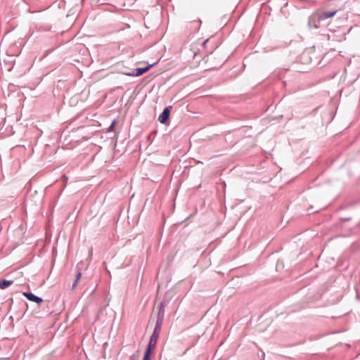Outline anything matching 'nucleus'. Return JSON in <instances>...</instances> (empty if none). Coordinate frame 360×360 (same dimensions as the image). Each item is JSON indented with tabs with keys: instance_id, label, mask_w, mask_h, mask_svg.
<instances>
[{
	"instance_id": "14",
	"label": "nucleus",
	"mask_w": 360,
	"mask_h": 360,
	"mask_svg": "<svg viewBox=\"0 0 360 360\" xmlns=\"http://www.w3.org/2000/svg\"><path fill=\"white\" fill-rule=\"evenodd\" d=\"M138 357L135 356H132L131 360H137Z\"/></svg>"
},
{
	"instance_id": "7",
	"label": "nucleus",
	"mask_w": 360,
	"mask_h": 360,
	"mask_svg": "<svg viewBox=\"0 0 360 360\" xmlns=\"http://www.w3.org/2000/svg\"><path fill=\"white\" fill-rule=\"evenodd\" d=\"M162 323L163 320L158 319H156V323L153 333L157 334L158 335H160Z\"/></svg>"
},
{
	"instance_id": "13",
	"label": "nucleus",
	"mask_w": 360,
	"mask_h": 360,
	"mask_svg": "<svg viewBox=\"0 0 360 360\" xmlns=\"http://www.w3.org/2000/svg\"><path fill=\"white\" fill-rule=\"evenodd\" d=\"M309 26L310 28H311V27L315 28V29L318 28V25L316 23L312 24V26H311V24H309Z\"/></svg>"
},
{
	"instance_id": "12",
	"label": "nucleus",
	"mask_w": 360,
	"mask_h": 360,
	"mask_svg": "<svg viewBox=\"0 0 360 360\" xmlns=\"http://www.w3.org/2000/svg\"><path fill=\"white\" fill-rule=\"evenodd\" d=\"M126 75H128V76H134V77H136V75H135V70L131 72H127L125 74Z\"/></svg>"
},
{
	"instance_id": "3",
	"label": "nucleus",
	"mask_w": 360,
	"mask_h": 360,
	"mask_svg": "<svg viewBox=\"0 0 360 360\" xmlns=\"http://www.w3.org/2000/svg\"><path fill=\"white\" fill-rule=\"evenodd\" d=\"M159 335L155 333H152L150 340L147 347V349L146 352H150V354L152 353L153 349L155 347L157 341L158 340Z\"/></svg>"
},
{
	"instance_id": "11",
	"label": "nucleus",
	"mask_w": 360,
	"mask_h": 360,
	"mask_svg": "<svg viewBox=\"0 0 360 360\" xmlns=\"http://www.w3.org/2000/svg\"><path fill=\"white\" fill-rule=\"evenodd\" d=\"M115 123V121H113V122L111 123V124L110 125V127H108V131H112L114 129Z\"/></svg>"
},
{
	"instance_id": "2",
	"label": "nucleus",
	"mask_w": 360,
	"mask_h": 360,
	"mask_svg": "<svg viewBox=\"0 0 360 360\" xmlns=\"http://www.w3.org/2000/svg\"><path fill=\"white\" fill-rule=\"evenodd\" d=\"M172 107L171 106H169V107H166L163 111L162 112V113L159 115L158 117V121L161 123V124H165L168 120H169V114H170V108Z\"/></svg>"
},
{
	"instance_id": "4",
	"label": "nucleus",
	"mask_w": 360,
	"mask_h": 360,
	"mask_svg": "<svg viewBox=\"0 0 360 360\" xmlns=\"http://www.w3.org/2000/svg\"><path fill=\"white\" fill-rule=\"evenodd\" d=\"M23 296H25L28 300L31 302H36L37 304H40L43 302V299L41 297H39L32 292H22Z\"/></svg>"
},
{
	"instance_id": "1",
	"label": "nucleus",
	"mask_w": 360,
	"mask_h": 360,
	"mask_svg": "<svg viewBox=\"0 0 360 360\" xmlns=\"http://www.w3.org/2000/svg\"><path fill=\"white\" fill-rule=\"evenodd\" d=\"M336 13V11H325L319 9L314 12L310 16V21L313 22H320L328 18L333 17Z\"/></svg>"
},
{
	"instance_id": "8",
	"label": "nucleus",
	"mask_w": 360,
	"mask_h": 360,
	"mask_svg": "<svg viewBox=\"0 0 360 360\" xmlns=\"http://www.w3.org/2000/svg\"><path fill=\"white\" fill-rule=\"evenodd\" d=\"M13 281L3 279V280L0 281V289H2V290L6 289L8 286H10L11 284H13Z\"/></svg>"
},
{
	"instance_id": "10",
	"label": "nucleus",
	"mask_w": 360,
	"mask_h": 360,
	"mask_svg": "<svg viewBox=\"0 0 360 360\" xmlns=\"http://www.w3.org/2000/svg\"><path fill=\"white\" fill-rule=\"evenodd\" d=\"M150 354H150V352H146L143 360H150Z\"/></svg>"
},
{
	"instance_id": "6",
	"label": "nucleus",
	"mask_w": 360,
	"mask_h": 360,
	"mask_svg": "<svg viewBox=\"0 0 360 360\" xmlns=\"http://www.w3.org/2000/svg\"><path fill=\"white\" fill-rule=\"evenodd\" d=\"M155 64L156 63H153L151 65H148L144 68H139L135 69V75H136V77L142 75L145 72H148Z\"/></svg>"
},
{
	"instance_id": "5",
	"label": "nucleus",
	"mask_w": 360,
	"mask_h": 360,
	"mask_svg": "<svg viewBox=\"0 0 360 360\" xmlns=\"http://www.w3.org/2000/svg\"><path fill=\"white\" fill-rule=\"evenodd\" d=\"M166 306H167V303L165 301L161 302L160 304L158 305V311L157 319L164 320L165 310Z\"/></svg>"
},
{
	"instance_id": "9",
	"label": "nucleus",
	"mask_w": 360,
	"mask_h": 360,
	"mask_svg": "<svg viewBox=\"0 0 360 360\" xmlns=\"http://www.w3.org/2000/svg\"><path fill=\"white\" fill-rule=\"evenodd\" d=\"M81 277H82V272H81V271L79 269H78L77 271V275H76L75 281V282L72 285V290L75 289V288L77 287V285L79 281L80 280Z\"/></svg>"
}]
</instances>
